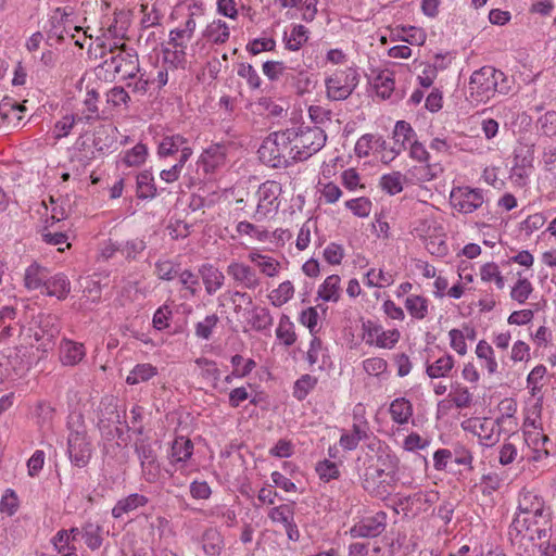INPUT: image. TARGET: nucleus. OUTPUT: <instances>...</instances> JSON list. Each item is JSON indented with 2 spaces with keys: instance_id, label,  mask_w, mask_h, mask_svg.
Wrapping results in <instances>:
<instances>
[{
  "instance_id": "obj_48",
  "label": "nucleus",
  "mask_w": 556,
  "mask_h": 556,
  "mask_svg": "<svg viewBox=\"0 0 556 556\" xmlns=\"http://www.w3.org/2000/svg\"><path fill=\"white\" fill-rule=\"evenodd\" d=\"M451 400L454 405L459 408H467L472 403V395L468 388L457 384L450 393Z\"/></svg>"
},
{
  "instance_id": "obj_11",
  "label": "nucleus",
  "mask_w": 556,
  "mask_h": 556,
  "mask_svg": "<svg viewBox=\"0 0 556 556\" xmlns=\"http://www.w3.org/2000/svg\"><path fill=\"white\" fill-rule=\"evenodd\" d=\"M504 422L505 417H498L495 420L491 418L476 419L472 425V432L483 445L493 446L501 439V426Z\"/></svg>"
},
{
  "instance_id": "obj_16",
  "label": "nucleus",
  "mask_w": 556,
  "mask_h": 556,
  "mask_svg": "<svg viewBox=\"0 0 556 556\" xmlns=\"http://www.w3.org/2000/svg\"><path fill=\"white\" fill-rule=\"evenodd\" d=\"M225 157L226 148L222 144H212L202 152L199 163L203 165L206 173H211L224 164Z\"/></svg>"
},
{
  "instance_id": "obj_30",
  "label": "nucleus",
  "mask_w": 556,
  "mask_h": 556,
  "mask_svg": "<svg viewBox=\"0 0 556 556\" xmlns=\"http://www.w3.org/2000/svg\"><path fill=\"white\" fill-rule=\"evenodd\" d=\"M516 441L520 442L519 435L511 434L509 440L505 442L500 448L498 462L503 466L513 464L516 460H522L523 457L519 454Z\"/></svg>"
},
{
  "instance_id": "obj_4",
  "label": "nucleus",
  "mask_w": 556,
  "mask_h": 556,
  "mask_svg": "<svg viewBox=\"0 0 556 556\" xmlns=\"http://www.w3.org/2000/svg\"><path fill=\"white\" fill-rule=\"evenodd\" d=\"M551 528V514L517 515L509 526L508 534L511 541L520 538L534 542L548 538Z\"/></svg>"
},
{
  "instance_id": "obj_58",
  "label": "nucleus",
  "mask_w": 556,
  "mask_h": 556,
  "mask_svg": "<svg viewBox=\"0 0 556 556\" xmlns=\"http://www.w3.org/2000/svg\"><path fill=\"white\" fill-rule=\"evenodd\" d=\"M173 316V311L168 305H163L159 307L152 319V325L156 330H164L169 327V319Z\"/></svg>"
},
{
  "instance_id": "obj_27",
  "label": "nucleus",
  "mask_w": 556,
  "mask_h": 556,
  "mask_svg": "<svg viewBox=\"0 0 556 556\" xmlns=\"http://www.w3.org/2000/svg\"><path fill=\"white\" fill-rule=\"evenodd\" d=\"M229 28L226 22L222 20L213 21L203 31V37L216 45L225 43L229 39Z\"/></svg>"
},
{
  "instance_id": "obj_26",
  "label": "nucleus",
  "mask_w": 556,
  "mask_h": 556,
  "mask_svg": "<svg viewBox=\"0 0 556 556\" xmlns=\"http://www.w3.org/2000/svg\"><path fill=\"white\" fill-rule=\"evenodd\" d=\"M45 288L48 295L64 300L71 291V283L64 274H58L48 277Z\"/></svg>"
},
{
  "instance_id": "obj_20",
  "label": "nucleus",
  "mask_w": 556,
  "mask_h": 556,
  "mask_svg": "<svg viewBox=\"0 0 556 556\" xmlns=\"http://www.w3.org/2000/svg\"><path fill=\"white\" fill-rule=\"evenodd\" d=\"M121 418L116 400L113 396L102 399L99 406L98 428L103 429L105 422L121 424Z\"/></svg>"
},
{
  "instance_id": "obj_43",
  "label": "nucleus",
  "mask_w": 556,
  "mask_h": 556,
  "mask_svg": "<svg viewBox=\"0 0 556 556\" xmlns=\"http://www.w3.org/2000/svg\"><path fill=\"white\" fill-rule=\"evenodd\" d=\"M222 545L223 540L216 530L210 529L204 532L203 549L207 555H218L219 552L222 551Z\"/></svg>"
},
{
  "instance_id": "obj_2",
  "label": "nucleus",
  "mask_w": 556,
  "mask_h": 556,
  "mask_svg": "<svg viewBox=\"0 0 556 556\" xmlns=\"http://www.w3.org/2000/svg\"><path fill=\"white\" fill-rule=\"evenodd\" d=\"M397 481V463L388 456L366 467L362 485L370 495L383 498L392 493Z\"/></svg>"
},
{
  "instance_id": "obj_8",
  "label": "nucleus",
  "mask_w": 556,
  "mask_h": 556,
  "mask_svg": "<svg viewBox=\"0 0 556 556\" xmlns=\"http://www.w3.org/2000/svg\"><path fill=\"white\" fill-rule=\"evenodd\" d=\"M104 65L124 79L135 78L140 71L138 54L125 45L115 55L106 59Z\"/></svg>"
},
{
  "instance_id": "obj_38",
  "label": "nucleus",
  "mask_w": 556,
  "mask_h": 556,
  "mask_svg": "<svg viewBox=\"0 0 556 556\" xmlns=\"http://www.w3.org/2000/svg\"><path fill=\"white\" fill-rule=\"evenodd\" d=\"M454 367V359L451 355H444L433 364L428 365L426 372L430 378L446 377Z\"/></svg>"
},
{
  "instance_id": "obj_46",
  "label": "nucleus",
  "mask_w": 556,
  "mask_h": 556,
  "mask_svg": "<svg viewBox=\"0 0 556 556\" xmlns=\"http://www.w3.org/2000/svg\"><path fill=\"white\" fill-rule=\"evenodd\" d=\"M317 379L311 375H303L294 383L293 395L299 401L304 400L308 392L316 386Z\"/></svg>"
},
{
  "instance_id": "obj_10",
  "label": "nucleus",
  "mask_w": 556,
  "mask_h": 556,
  "mask_svg": "<svg viewBox=\"0 0 556 556\" xmlns=\"http://www.w3.org/2000/svg\"><path fill=\"white\" fill-rule=\"evenodd\" d=\"M451 202L458 212L469 214L484 203L483 191L479 188L458 187L451 192Z\"/></svg>"
},
{
  "instance_id": "obj_7",
  "label": "nucleus",
  "mask_w": 556,
  "mask_h": 556,
  "mask_svg": "<svg viewBox=\"0 0 556 556\" xmlns=\"http://www.w3.org/2000/svg\"><path fill=\"white\" fill-rule=\"evenodd\" d=\"M281 191V185L275 180H267L258 187L256 193L258 198L257 205L253 214L255 222L264 220L269 214L278 210V198Z\"/></svg>"
},
{
  "instance_id": "obj_31",
  "label": "nucleus",
  "mask_w": 556,
  "mask_h": 556,
  "mask_svg": "<svg viewBox=\"0 0 556 556\" xmlns=\"http://www.w3.org/2000/svg\"><path fill=\"white\" fill-rule=\"evenodd\" d=\"M102 527L91 521H87L81 527V538L85 540L86 545L92 551L100 548L102 545Z\"/></svg>"
},
{
  "instance_id": "obj_36",
  "label": "nucleus",
  "mask_w": 556,
  "mask_h": 556,
  "mask_svg": "<svg viewBox=\"0 0 556 556\" xmlns=\"http://www.w3.org/2000/svg\"><path fill=\"white\" fill-rule=\"evenodd\" d=\"M405 307L414 318L424 319L428 314V300L413 294L406 298Z\"/></svg>"
},
{
  "instance_id": "obj_54",
  "label": "nucleus",
  "mask_w": 556,
  "mask_h": 556,
  "mask_svg": "<svg viewBox=\"0 0 556 556\" xmlns=\"http://www.w3.org/2000/svg\"><path fill=\"white\" fill-rule=\"evenodd\" d=\"M532 290V285L527 278L519 279L513 287L510 296L513 300L522 304L527 301Z\"/></svg>"
},
{
  "instance_id": "obj_41",
  "label": "nucleus",
  "mask_w": 556,
  "mask_h": 556,
  "mask_svg": "<svg viewBox=\"0 0 556 556\" xmlns=\"http://www.w3.org/2000/svg\"><path fill=\"white\" fill-rule=\"evenodd\" d=\"M308 39V29L303 25L293 26L290 35L286 37V47L288 50L298 51Z\"/></svg>"
},
{
  "instance_id": "obj_49",
  "label": "nucleus",
  "mask_w": 556,
  "mask_h": 556,
  "mask_svg": "<svg viewBox=\"0 0 556 556\" xmlns=\"http://www.w3.org/2000/svg\"><path fill=\"white\" fill-rule=\"evenodd\" d=\"M218 321L219 318L216 314L207 315L204 320L197 323L195 336L200 339L208 340Z\"/></svg>"
},
{
  "instance_id": "obj_25",
  "label": "nucleus",
  "mask_w": 556,
  "mask_h": 556,
  "mask_svg": "<svg viewBox=\"0 0 556 556\" xmlns=\"http://www.w3.org/2000/svg\"><path fill=\"white\" fill-rule=\"evenodd\" d=\"M249 319L248 323L251 326V328L255 331L262 332L269 330L273 326L274 318L270 315V312L266 307H253L249 312Z\"/></svg>"
},
{
  "instance_id": "obj_39",
  "label": "nucleus",
  "mask_w": 556,
  "mask_h": 556,
  "mask_svg": "<svg viewBox=\"0 0 556 556\" xmlns=\"http://www.w3.org/2000/svg\"><path fill=\"white\" fill-rule=\"evenodd\" d=\"M294 295V288L291 281L287 280L281 282L277 289L273 290L269 299L271 304L276 307H280L291 300Z\"/></svg>"
},
{
  "instance_id": "obj_34",
  "label": "nucleus",
  "mask_w": 556,
  "mask_h": 556,
  "mask_svg": "<svg viewBox=\"0 0 556 556\" xmlns=\"http://www.w3.org/2000/svg\"><path fill=\"white\" fill-rule=\"evenodd\" d=\"M156 195V187L150 170H143L137 175V197L149 199Z\"/></svg>"
},
{
  "instance_id": "obj_50",
  "label": "nucleus",
  "mask_w": 556,
  "mask_h": 556,
  "mask_svg": "<svg viewBox=\"0 0 556 556\" xmlns=\"http://www.w3.org/2000/svg\"><path fill=\"white\" fill-rule=\"evenodd\" d=\"M371 201L361 197L345 202V206L358 217H367L371 212Z\"/></svg>"
},
{
  "instance_id": "obj_32",
  "label": "nucleus",
  "mask_w": 556,
  "mask_h": 556,
  "mask_svg": "<svg viewBox=\"0 0 556 556\" xmlns=\"http://www.w3.org/2000/svg\"><path fill=\"white\" fill-rule=\"evenodd\" d=\"M340 277L338 275L328 276L319 287L318 295L326 302H338L340 299Z\"/></svg>"
},
{
  "instance_id": "obj_63",
  "label": "nucleus",
  "mask_w": 556,
  "mask_h": 556,
  "mask_svg": "<svg viewBox=\"0 0 556 556\" xmlns=\"http://www.w3.org/2000/svg\"><path fill=\"white\" fill-rule=\"evenodd\" d=\"M364 370L370 376H379L387 370V361L382 357H370L363 363Z\"/></svg>"
},
{
  "instance_id": "obj_9",
  "label": "nucleus",
  "mask_w": 556,
  "mask_h": 556,
  "mask_svg": "<svg viewBox=\"0 0 556 556\" xmlns=\"http://www.w3.org/2000/svg\"><path fill=\"white\" fill-rule=\"evenodd\" d=\"M67 453L72 464L78 468H83L89 463L92 448L84 427L71 429L67 438Z\"/></svg>"
},
{
  "instance_id": "obj_6",
  "label": "nucleus",
  "mask_w": 556,
  "mask_h": 556,
  "mask_svg": "<svg viewBox=\"0 0 556 556\" xmlns=\"http://www.w3.org/2000/svg\"><path fill=\"white\" fill-rule=\"evenodd\" d=\"M358 84V74L353 68L338 71L326 79L327 97L334 101L345 100Z\"/></svg>"
},
{
  "instance_id": "obj_28",
  "label": "nucleus",
  "mask_w": 556,
  "mask_h": 556,
  "mask_svg": "<svg viewBox=\"0 0 556 556\" xmlns=\"http://www.w3.org/2000/svg\"><path fill=\"white\" fill-rule=\"evenodd\" d=\"M249 260L254 263L267 277H275L279 273L280 263L271 256L261 254L258 252H251L248 255Z\"/></svg>"
},
{
  "instance_id": "obj_64",
  "label": "nucleus",
  "mask_w": 556,
  "mask_h": 556,
  "mask_svg": "<svg viewBox=\"0 0 556 556\" xmlns=\"http://www.w3.org/2000/svg\"><path fill=\"white\" fill-rule=\"evenodd\" d=\"M269 518L274 522L289 525V522L291 520H293V511L289 505H280V506L274 507L270 510Z\"/></svg>"
},
{
  "instance_id": "obj_33",
  "label": "nucleus",
  "mask_w": 556,
  "mask_h": 556,
  "mask_svg": "<svg viewBox=\"0 0 556 556\" xmlns=\"http://www.w3.org/2000/svg\"><path fill=\"white\" fill-rule=\"evenodd\" d=\"M193 452V444L191 440L185 439L184 437L177 438L172 444L170 462L185 463L187 462Z\"/></svg>"
},
{
  "instance_id": "obj_52",
  "label": "nucleus",
  "mask_w": 556,
  "mask_h": 556,
  "mask_svg": "<svg viewBox=\"0 0 556 556\" xmlns=\"http://www.w3.org/2000/svg\"><path fill=\"white\" fill-rule=\"evenodd\" d=\"M147 154V147L142 143H138L126 152L124 162L127 166H139L146 161Z\"/></svg>"
},
{
  "instance_id": "obj_12",
  "label": "nucleus",
  "mask_w": 556,
  "mask_h": 556,
  "mask_svg": "<svg viewBox=\"0 0 556 556\" xmlns=\"http://www.w3.org/2000/svg\"><path fill=\"white\" fill-rule=\"evenodd\" d=\"M135 452L140 459L142 472L148 481H153L157 476V457L149 439H138L134 444Z\"/></svg>"
},
{
  "instance_id": "obj_47",
  "label": "nucleus",
  "mask_w": 556,
  "mask_h": 556,
  "mask_svg": "<svg viewBox=\"0 0 556 556\" xmlns=\"http://www.w3.org/2000/svg\"><path fill=\"white\" fill-rule=\"evenodd\" d=\"M394 78L390 73H380L375 79V88L378 96L383 99L390 98L394 89Z\"/></svg>"
},
{
  "instance_id": "obj_1",
  "label": "nucleus",
  "mask_w": 556,
  "mask_h": 556,
  "mask_svg": "<svg viewBox=\"0 0 556 556\" xmlns=\"http://www.w3.org/2000/svg\"><path fill=\"white\" fill-rule=\"evenodd\" d=\"M290 135L289 128L269 134L258 148L260 160L273 168H287L298 162Z\"/></svg>"
},
{
  "instance_id": "obj_56",
  "label": "nucleus",
  "mask_w": 556,
  "mask_h": 556,
  "mask_svg": "<svg viewBox=\"0 0 556 556\" xmlns=\"http://www.w3.org/2000/svg\"><path fill=\"white\" fill-rule=\"evenodd\" d=\"M185 48H174V50L169 48L163 49V60L165 63H169L175 68L184 67L186 63V52Z\"/></svg>"
},
{
  "instance_id": "obj_18",
  "label": "nucleus",
  "mask_w": 556,
  "mask_h": 556,
  "mask_svg": "<svg viewBox=\"0 0 556 556\" xmlns=\"http://www.w3.org/2000/svg\"><path fill=\"white\" fill-rule=\"evenodd\" d=\"M207 294L212 295L219 290L225 280L224 274L211 264H203L199 268Z\"/></svg>"
},
{
  "instance_id": "obj_19",
  "label": "nucleus",
  "mask_w": 556,
  "mask_h": 556,
  "mask_svg": "<svg viewBox=\"0 0 556 556\" xmlns=\"http://www.w3.org/2000/svg\"><path fill=\"white\" fill-rule=\"evenodd\" d=\"M148 497L134 493L125 498L119 500L112 509V516L116 519L122 518L124 515L136 510L139 507H143L148 504Z\"/></svg>"
},
{
  "instance_id": "obj_23",
  "label": "nucleus",
  "mask_w": 556,
  "mask_h": 556,
  "mask_svg": "<svg viewBox=\"0 0 556 556\" xmlns=\"http://www.w3.org/2000/svg\"><path fill=\"white\" fill-rule=\"evenodd\" d=\"M60 358L64 365L73 366L78 364L85 356V349L81 343L64 340L60 348Z\"/></svg>"
},
{
  "instance_id": "obj_13",
  "label": "nucleus",
  "mask_w": 556,
  "mask_h": 556,
  "mask_svg": "<svg viewBox=\"0 0 556 556\" xmlns=\"http://www.w3.org/2000/svg\"><path fill=\"white\" fill-rule=\"evenodd\" d=\"M386 518L387 515L382 511L364 518L350 529V534L352 538H376L384 531Z\"/></svg>"
},
{
  "instance_id": "obj_42",
  "label": "nucleus",
  "mask_w": 556,
  "mask_h": 556,
  "mask_svg": "<svg viewBox=\"0 0 556 556\" xmlns=\"http://www.w3.org/2000/svg\"><path fill=\"white\" fill-rule=\"evenodd\" d=\"M243 361H244V358L240 354H236L231 357V364L235 367V369L231 372V375H228L225 378V381L227 383L231 382L232 377H239V378L245 377L255 368L256 363L252 358H249L248 361H245L244 366H242L240 368V365Z\"/></svg>"
},
{
  "instance_id": "obj_17",
  "label": "nucleus",
  "mask_w": 556,
  "mask_h": 556,
  "mask_svg": "<svg viewBox=\"0 0 556 556\" xmlns=\"http://www.w3.org/2000/svg\"><path fill=\"white\" fill-rule=\"evenodd\" d=\"M188 139L179 134L166 135L159 144V155L169 156L177 152L184 154L185 149L192 150V148L188 146Z\"/></svg>"
},
{
  "instance_id": "obj_62",
  "label": "nucleus",
  "mask_w": 556,
  "mask_h": 556,
  "mask_svg": "<svg viewBox=\"0 0 556 556\" xmlns=\"http://www.w3.org/2000/svg\"><path fill=\"white\" fill-rule=\"evenodd\" d=\"M316 228V223L308 219L306 220L302 227L300 228V231L298 233V238H296V248L298 250L300 251H303L305 250L309 242H311V232H312V229Z\"/></svg>"
},
{
  "instance_id": "obj_57",
  "label": "nucleus",
  "mask_w": 556,
  "mask_h": 556,
  "mask_svg": "<svg viewBox=\"0 0 556 556\" xmlns=\"http://www.w3.org/2000/svg\"><path fill=\"white\" fill-rule=\"evenodd\" d=\"M130 97L124 87L115 86L106 92V102L114 108L127 105Z\"/></svg>"
},
{
  "instance_id": "obj_35",
  "label": "nucleus",
  "mask_w": 556,
  "mask_h": 556,
  "mask_svg": "<svg viewBox=\"0 0 556 556\" xmlns=\"http://www.w3.org/2000/svg\"><path fill=\"white\" fill-rule=\"evenodd\" d=\"M157 375V368L149 363L136 365L126 378L128 384L146 382Z\"/></svg>"
},
{
  "instance_id": "obj_40",
  "label": "nucleus",
  "mask_w": 556,
  "mask_h": 556,
  "mask_svg": "<svg viewBox=\"0 0 556 556\" xmlns=\"http://www.w3.org/2000/svg\"><path fill=\"white\" fill-rule=\"evenodd\" d=\"M192 153H193L192 150L185 149L184 154L179 155L178 162L176 164H174L170 168L163 169L161 172V174H160L161 179L167 184H172V182L178 180L184 165L190 159Z\"/></svg>"
},
{
  "instance_id": "obj_3",
  "label": "nucleus",
  "mask_w": 556,
  "mask_h": 556,
  "mask_svg": "<svg viewBox=\"0 0 556 556\" xmlns=\"http://www.w3.org/2000/svg\"><path fill=\"white\" fill-rule=\"evenodd\" d=\"M504 73L492 66H483L475 71L469 80V96L476 102H488L495 92L506 93L508 88L503 85Z\"/></svg>"
},
{
  "instance_id": "obj_59",
  "label": "nucleus",
  "mask_w": 556,
  "mask_h": 556,
  "mask_svg": "<svg viewBox=\"0 0 556 556\" xmlns=\"http://www.w3.org/2000/svg\"><path fill=\"white\" fill-rule=\"evenodd\" d=\"M17 507L18 500L15 492L11 489H8L1 497L0 511L7 514L8 516H12L16 513Z\"/></svg>"
},
{
  "instance_id": "obj_53",
  "label": "nucleus",
  "mask_w": 556,
  "mask_h": 556,
  "mask_svg": "<svg viewBox=\"0 0 556 556\" xmlns=\"http://www.w3.org/2000/svg\"><path fill=\"white\" fill-rule=\"evenodd\" d=\"M316 472L325 482H328L332 479H338L340 476L337 464L328 459L321 460L316 465Z\"/></svg>"
},
{
  "instance_id": "obj_61",
  "label": "nucleus",
  "mask_w": 556,
  "mask_h": 556,
  "mask_svg": "<svg viewBox=\"0 0 556 556\" xmlns=\"http://www.w3.org/2000/svg\"><path fill=\"white\" fill-rule=\"evenodd\" d=\"M195 364L202 368V376L206 379H211L214 382L219 380V369L214 361L205 357H199L195 359Z\"/></svg>"
},
{
  "instance_id": "obj_60",
  "label": "nucleus",
  "mask_w": 556,
  "mask_h": 556,
  "mask_svg": "<svg viewBox=\"0 0 556 556\" xmlns=\"http://www.w3.org/2000/svg\"><path fill=\"white\" fill-rule=\"evenodd\" d=\"M237 73L240 77L247 79L251 88L256 89L261 86V78L251 64L240 63Z\"/></svg>"
},
{
  "instance_id": "obj_55",
  "label": "nucleus",
  "mask_w": 556,
  "mask_h": 556,
  "mask_svg": "<svg viewBox=\"0 0 556 556\" xmlns=\"http://www.w3.org/2000/svg\"><path fill=\"white\" fill-rule=\"evenodd\" d=\"M177 276L179 278V282L187 291H189L190 295L195 296L200 285L199 276L190 269H185L181 273H178Z\"/></svg>"
},
{
  "instance_id": "obj_14",
  "label": "nucleus",
  "mask_w": 556,
  "mask_h": 556,
  "mask_svg": "<svg viewBox=\"0 0 556 556\" xmlns=\"http://www.w3.org/2000/svg\"><path fill=\"white\" fill-rule=\"evenodd\" d=\"M227 274L236 283L245 289H256L261 285V278L256 271L244 263L231 262L227 266Z\"/></svg>"
},
{
  "instance_id": "obj_21",
  "label": "nucleus",
  "mask_w": 556,
  "mask_h": 556,
  "mask_svg": "<svg viewBox=\"0 0 556 556\" xmlns=\"http://www.w3.org/2000/svg\"><path fill=\"white\" fill-rule=\"evenodd\" d=\"M368 422L365 420L354 424L351 433H343L341 435L340 445L348 451L355 450L359 441L368 438Z\"/></svg>"
},
{
  "instance_id": "obj_37",
  "label": "nucleus",
  "mask_w": 556,
  "mask_h": 556,
  "mask_svg": "<svg viewBox=\"0 0 556 556\" xmlns=\"http://www.w3.org/2000/svg\"><path fill=\"white\" fill-rule=\"evenodd\" d=\"M476 354L479 359L484 361V367L489 374L497 371V362L494 358V351L492 346L484 340L478 342L476 348Z\"/></svg>"
},
{
  "instance_id": "obj_44",
  "label": "nucleus",
  "mask_w": 556,
  "mask_h": 556,
  "mask_svg": "<svg viewBox=\"0 0 556 556\" xmlns=\"http://www.w3.org/2000/svg\"><path fill=\"white\" fill-rule=\"evenodd\" d=\"M381 188L391 195L397 194L403 190L402 174L393 172L383 175L380 179Z\"/></svg>"
},
{
  "instance_id": "obj_29",
  "label": "nucleus",
  "mask_w": 556,
  "mask_h": 556,
  "mask_svg": "<svg viewBox=\"0 0 556 556\" xmlns=\"http://www.w3.org/2000/svg\"><path fill=\"white\" fill-rule=\"evenodd\" d=\"M415 137V131L412 126L405 121H399L395 124L393 131V139L395 141L391 151L395 154H400L402 149H405V143L410 141Z\"/></svg>"
},
{
  "instance_id": "obj_22",
  "label": "nucleus",
  "mask_w": 556,
  "mask_h": 556,
  "mask_svg": "<svg viewBox=\"0 0 556 556\" xmlns=\"http://www.w3.org/2000/svg\"><path fill=\"white\" fill-rule=\"evenodd\" d=\"M49 277V270L39 265L38 263H33L25 270V287L30 290H36L40 287H45Z\"/></svg>"
},
{
  "instance_id": "obj_51",
  "label": "nucleus",
  "mask_w": 556,
  "mask_h": 556,
  "mask_svg": "<svg viewBox=\"0 0 556 556\" xmlns=\"http://www.w3.org/2000/svg\"><path fill=\"white\" fill-rule=\"evenodd\" d=\"M402 39L409 45L421 46L425 43L427 35L422 28L415 26H402Z\"/></svg>"
},
{
  "instance_id": "obj_5",
  "label": "nucleus",
  "mask_w": 556,
  "mask_h": 556,
  "mask_svg": "<svg viewBox=\"0 0 556 556\" xmlns=\"http://www.w3.org/2000/svg\"><path fill=\"white\" fill-rule=\"evenodd\" d=\"M292 147L298 162H303L317 153L326 143L327 136L319 126L291 128Z\"/></svg>"
},
{
  "instance_id": "obj_15",
  "label": "nucleus",
  "mask_w": 556,
  "mask_h": 556,
  "mask_svg": "<svg viewBox=\"0 0 556 556\" xmlns=\"http://www.w3.org/2000/svg\"><path fill=\"white\" fill-rule=\"evenodd\" d=\"M551 514L545 508L543 498L532 491H522L518 498L517 515Z\"/></svg>"
},
{
  "instance_id": "obj_45",
  "label": "nucleus",
  "mask_w": 556,
  "mask_h": 556,
  "mask_svg": "<svg viewBox=\"0 0 556 556\" xmlns=\"http://www.w3.org/2000/svg\"><path fill=\"white\" fill-rule=\"evenodd\" d=\"M536 126L546 137L556 136V111H548L536 121Z\"/></svg>"
},
{
  "instance_id": "obj_24",
  "label": "nucleus",
  "mask_w": 556,
  "mask_h": 556,
  "mask_svg": "<svg viewBox=\"0 0 556 556\" xmlns=\"http://www.w3.org/2000/svg\"><path fill=\"white\" fill-rule=\"evenodd\" d=\"M389 413L395 424L405 425L413 416V405L407 399L397 397L391 402Z\"/></svg>"
}]
</instances>
